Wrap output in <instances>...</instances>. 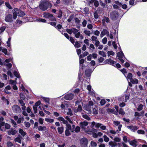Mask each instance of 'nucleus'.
<instances>
[{
    "instance_id": "obj_1",
    "label": "nucleus",
    "mask_w": 147,
    "mask_h": 147,
    "mask_svg": "<svg viewBox=\"0 0 147 147\" xmlns=\"http://www.w3.org/2000/svg\"><path fill=\"white\" fill-rule=\"evenodd\" d=\"M17 14L18 16L22 17L25 15V13L22 11L17 9L15 8L13 12V18L16 20L17 18Z\"/></svg>"
},
{
    "instance_id": "obj_2",
    "label": "nucleus",
    "mask_w": 147,
    "mask_h": 147,
    "mask_svg": "<svg viewBox=\"0 0 147 147\" xmlns=\"http://www.w3.org/2000/svg\"><path fill=\"white\" fill-rule=\"evenodd\" d=\"M51 7V4L49 2L47 1H43L39 5L40 8L43 11H45L49 7Z\"/></svg>"
},
{
    "instance_id": "obj_3",
    "label": "nucleus",
    "mask_w": 147,
    "mask_h": 147,
    "mask_svg": "<svg viewBox=\"0 0 147 147\" xmlns=\"http://www.w3.org/2000/svg\"><path fill=\"white\" fill-rule=\"evenodd\" d=\"M43 17L45 18L49 19L52 21H56V19L53 15L49 13H44Z\"/></svg>"
},
{
    "instance_id": "obj_4",
    "label": "nucleus",
    "mask_w": 147,
    "mask_h": 147,
    "mask_svg": "<svg viewBox=\"0 0 147 147\" xmlns=\"http://www.w3.org/2000/svg\"><path fill=\"white\" fill-rule=\"evenodd\" d=\"M117 56L119 57V60L122 63H123L124 62V60L125 58L124 57V55L122 51L118 52L117 54Z\"/></svg>"
},
{
    "instance_id": "obj_5",
    "label": "nucleus",
    "mask_w": 147,
    "mask_h": 147,
    "mask_svg": "<svg viewBox=\"0 0 147 147\" xmlns=\"http://www.w3.org/2000/svg\"><path fill=\"white\" fill-rule=\"evenodd\" d=\"M12 109L14 112L19 113L21 112V110L20 107L17 105H14L12 107Z\"/></svg>"
},
{
    "instance_id": "obj_6",
    "label": "nucleus",
    "mask_w": 147,
    "mask_h": 147,
    "mask_svg": "<svg viewBox=\"0 0 147 147\" xmlns=\"http://www.w3.org/2000/svg\"><path fill=\"white\" fill-rule=\"evenodd\" d=\"M80 144L82 147H86L88 143L87 139L85 138L82 139L80 141Z\"/></svg>"
},
{
    "instance_id": "obj_7",
    "label": "nucleus",
    "mask_w": 147,
    "mask_h": 147,
    "mask_svg": "<svg viewBox=\"0 0 147 147\" xmlns=\"http://www.w3.org/2000/svg\"><path fill=\"white\" fill-rule=\"evenodd\" d=\"M13 17L12 18L11 15L9 14L6 16L5 18V20L7 22H11L13 21Z\"/></svg>"
},
{
    "instance_id": "obj_8",
    "label": "nucleus",
    "mask_w": 147,
    "mask_h": 147,
    "mask_svg": "<svg viewBox=\"0 0 147 147\" xmlns=\"http://www.w3.org/2000/svg\"><path fill=\"white\" fill-rule=\"evenodd\" d=\"M88 123L86 121H84L80 123V125L82 129L85 132V130H87L86 127L88 125Z\"/></svg>"
},
{
    "instance_id": "obj_9",
    "label": "nucleus",
    "mask_w": 147,
    "mask_h": 147,
    "mask_svg": "<svg viewBox=\"0 0 147 147\" xmlns=\"http://www.w3.org/2000/svg\"><path fill=\"white\" fill-rule=\"evenodd\" d=\"M97 130L96 129L92 128L86 130L85 132L88 134L92 135L94 132H96Z\"/></svg>"
},
{
    "instance_id": "obj_10",
    "label": "nucleus",
    "mask_w": 147,
    "mask_h": 147,
    "mask_svg": "<svg viewBox=\"0 0 147 147\" xmlns=\"http://www.w3.org/2000/svg\"><path fill=\"white\" fill-rule=\"evenodd\" d=\"M74 95L72 94H69L66 95L64 98L66 100H71L74 97Z\"/></svg>"
},
{
    "instance_id": "obj_11",
    "label": "nucleus",
    "mask_w": 147,
    "mask_h": 147,
    "mask_svg": "<svg viewBox=\"0 0 147 147\" xmlns=\"http://www.w3.org/2000/svg\"><path fill=\"white\" fill-rule=\"evenodd\" d=\"M66 32L69 34H71L72 33H75L77 31V29L75 28H72L71 29H66Z\"/></svg>"
},
{
    "instance_id": "obj_12",
    "label": "nucleus",
    "mask_w": 147,
    "mask_h": 147,
    "mask_svg": "<svg viewBox=\"0 0 147 147\" xmlns=\"http://www.w3.org/2000/svg\"><path fill=\"white\" fill-rule=\"evenodd\" d=\"M75 35V37L77 38H80L81 39H82L84 38V37L82 34H81L80 32H78V30L77 29V31L75 33H74Z\"/></svg>"
},
{
    "instance_id": "obj_13",
    "label": "nucleus",
    "mask_w": 147,
    "mask_h": 147,
    "mask_svg": "<svg viewBox=\"0 0 147 147\" xmlns=\"http://www.w3.org/2000/svg\"><path fill=\"white\" fill-rule=\"evenodd\" d=\"M127 127L133 132H135L138 129V127L136 126H128Z\"/></svg>"
},
{
    "instance_id": "obj_14",
    "label": "nucleus",
    "mask_w": 147,
    "mask_h": 147,
    "mask_svg": "<svg viewBox=\"0 0 147 147\" xmlns=\"http://www.w3.org/2000/svg\"><path fill=\"white\" fill-rule=\"evenodd\" d=\"M17 132L16 130L15 129L12 128L7 131L8 134L9 135H14L16 134Z\"/></svg>"
},
{
    "instance_id": "obj_15",
    "label": "nucleus",
    "mask_w": 147,
    "mask_h": 147,
    "mask_svg": "<svg viewBox=\"0 0 147 147\" xmlns=\"http://www.w3.org/2000/svg\"><path fill=\"white\" fill-rule=\"evenodd\" d=\"M129 144L134 147H136L138 142L136 140H134L132 141H128Z\"/></svg>"
},
{
    "instance_id": "obj_16",
    "label": "nucleus",
    "mask_w": 147,
    "mask_h": 147,
    "mask_svg": "<svg viewBox=\"0 0 147 147\" xmlns=\"http://www.w3.org/2000/svg\"><path fill=\"white\" fill-rule=\"evenodd\" d=\"M11 88V86L9 85H8L5 87L3 90V91L5 93L9 94L11 93V92L8 90H10Z\"/></svg>"
},
{
    "instance_id": "obj_17",
    "label": "nucleus",
    "mask_w": 147,
    "mask_h": 147,
    "mask_svg": "<svg viewBox=\"0 0 147 147\" xmlns=\"http://www.w3.org/2000/svg\"><path fill=\"white\" fill-rule=\"evenodd\" d=\"M109 21L110 20L108 18L105 17L103 18L102 21L103 25L105 26L106 25L105 22L107 23H108L109 22Z\"/></svg>"
},
{
    "instance_id": "obj_18",
    "label": "nucleus",
    "mask_w": 147,
    "mask_h": 147,
    "mask_svg": "<svg viewBox=\"0 0 147 147\" xmlns=\"http://www.w3.org/2000/svg\"><path fill=\"white\" fill-rule=\"evenodd\" d=\"M107 111L108 113H113L116 115L117 114V112L115 111L114 109L108 108L107 109Z\"/></svg>"
},
{
    "instance_id": "obj_19",
    "label": "nucleus",
    "mask_w": 147,
    "mask_h": 147,
    "mask_svg": "<svg viewBox=\"0 0 147 147\" xmlns=\"http://www.w3.org/2000/svg\"><path fill=\"white\" fill-rule=\"evenodd\" d=\"M106 64L113 65L115 63V62L111 59H107L105 61Z\"/></svg>"
},
{
    "instance_id": "obj_20",
    "label": "nucleus",
    "mask_w": 147,
    "mask_h": 147,
    "mask_svg": "<svg viewBox=\"0 0 147 147\" xmlns=\"http://www.w3.org/2000/svg\"><path fill=\"white\" fill-rule=\"evenodd\" d=\"M64 124H65L66 125V129H68L70 131L72 132H73L74 131V130L71 128V125L68 123L67 121V123H64Z\"/></svg>"
},
{
    "instance_id": "obj_21",
    "label": "nucleus",
    "mask_w": 147,
    "mask_h": 147,
    "mask_svg": "<svg viewBox=\"0 0 147 147\" xmlns=\"http://www.w3.org/2000/svg\"><path fill=\"white\" fill-rule=\"evenodd\" d=\"M92 72V71L91 69H87L85 71L86 75L87 76L89 77L90 76V74Z\"/></svg>"
},
{
    "instance_id": "obj_22",
    "label": "nucleus",
    "mask_w": 147,
    "mask_h": 147,
    "mask_svg": "<svg viewBox=\"0 0 147 147\" xmlns=\"http://www.w3.org/2000/svg\"><path fill=\"white\" fill-rule=\"evenodd\" d=\"M19 133L23 137H24L26 134V133L21 128H20L19 129Z\"/></svg>"
},
{
    "instance_id": "obj_23",
    "label": "nucleus",
    "mask_w": 147,
    "mask_h": 147,
    "mask_svg": "<svg viewBox=\"0 0 147 147\" xmlns=\"http://www.w3.org/2000/svg\"><path fill=\"white\" fill-rule=\"evenodd\" d=\"M109 31L107 30L104 29L101 32L100 36L101 37H102L106 34H108V35H109Z\"/></svg>"
},
{
    "instance_id": "obj_24",
    "label": "nucleus",
    "mask_w": 147,
    "mask_h": 147,
    "mask_svg": "<svg viewBox=\"0 0 147 147\" xmlns=\"http://www.w3.org/2000/svg\"><path fill=\"white\" fill-rule=\"evenodd\" d=\"M36 21L38 22H46V20L44 19H42L41 18H38L36 19Z\"/></svg>"
},
{
    "instance_id": "obj_25",
    "label": "nucleus",
    "mask_w": 147,
    "mask_h": 147,
    "mask_svg": "<svg viewBox=\"0 0 147 147\" xmlns=\"http://www.w3.org/2000/svg\"><path fill=\"white\" fill-rule=\"evenodd\" d=\"M14 141L16 142H18L20 144H21L22 143L21 140V138L19 137H17L14 139Z\"/></svg>"
},
{
    "instance_id": "obj_26",
    "label": "nucleus",
    "mask_w": 147,
    "mask_h": 147,
    "mask_svg": "<svg viewBox=\"0 0 147 147\" xmlns=\"http://www.w3.org/2000/svg\"><path fill=\"white\" fill-rule=\"evenodd\" d=\"M38 130L39 131H45L46 130V127L45 126H40L38 127Z\"/></svg>"
},
{
    "instance_id": "obj_27",
    "label": "nucleus",
    "mask_w": 147,
    "mask_h": 147,
    "mask_svg": "<svg viewBox=\"0 0 147 147\" xmlns=\"http://www.w3.org/2000/svg\"><path fill=\"white\" fill-rule=\"evenodd\" d=\"M115 13L114 12H112L110 14V16L112 19L113 20H115L116 18V16H115Z\"/></svg>"
},
{
    "instance_id": "obj_28",
    "label": "nucleus",
    "mask_w": 147,
    "mask_h": 147,
    "mask_svg": "<svg viewBox=\"0 0 147 147\" xmlns=\"http://www.w3.org/2000/svg\"><path fill=\"white\" fill-rule=\"evenodd\" d=\"M82 110V107L81 105H79L77 109H75L74 110V112L76 113L78 112H80Z\"/></svg>"
},
{
    "instance_id": "obj_29",
    "label": "nucleus",
    "mask_w": 147,
    "mask_h": 147,
    "mask_svg": "<svg viewBox=\"0 0 147 147\" xmlns=\"http://www.w3.org/2000/svg\"><path fill=\"white\" fill-rule=\"evenodd\" d=\"M130 81L133 84H137L138 83V80L136 79H132Z\"/></svg>"
},
{
    "instance_id": "obj_30",
    "label": "nucleus",
    "mask_w": 147,
    "mask_h": 147,
    "mask_svg": "<svg viewBox=\"0 0 147 147\" xmlns=\"http://www.w3.org/2000/svg\"><path fill=\"white\" fill-rule=\"evenodd\" d=\"M58 120L62 121L63 123H66L67 121L65 120L63 117H58Z\"/></svg>"
},
{
    "instance_id": "obj_31",
    "label": "nucleus",
    "mask_w": 147,
    "mask_h": 147,
    "mask_svg": "<svg viewBox=\"0 0 147 147\" xmlns=\"http://www.w3.org/2000/svg\"><path fill=\"white\" fill-rule=\"evenodd\" d=\"M63 128L62 127H59L57 128L59 134H61L63 131Z\"/></svg>"
},
{
    "instance_id": "obj_32",
    "label": "nucleus",
    "mask_w": 147,
    "mask_h": 147,
    "mask_svg": "<svg viewBox=\"0 0 147 147\" xmlns=\"http://www.w3.org/2000/svg\"><path fill=\"white\" fill-rule=\"evenodd\" d=\"M109 144L112 147H115L117 146L116 143L113 142H109Z\"/></svg>"
},
{
    "instance_id": "obj_33",
    "label": "nucleus",
    "mask_w": 147,
    "mask_h": 147,
    "mask_svg": "<svg viewBox=\"0 0 147 147\" xmlns=\"http://www.w3.org/2000/svg\"><path fill=\"white\" fill-rule=\"evenodd\" d=\"M13 126L15 127H16V122L13 119H11L10 120Z\"/></svg>"
},
{
    "instance_id": "obj_34",
    "label": "nucleus",
    "mask_w": 147,
    "mask_h": 147,
    "mask_svg": "<svg viewBox=\"0 0 147 147\" xmlns=\"http://www.w3.org/2000/svg\"><path fill=\"white\" fill-rule=\"evenodd\" d=\"M0 51L4 53L5 55H7V50L6 49L2 48L1 47H0Z\"/></svg>"
},
{
    "instance_id": "obj_35",
    "label": "nucleus",
    "mask_w": 147,
    "mask_h": 147,
    "mask_svg": "<svg viewBox=\"0 0 147 147\" xmlns=\"http://www.w3.org/2000/svg\"><path fill=\"white\" fill-rule=\"evenodd\" d=\"M88 54V53L87 51H85L84 52V53H83V55H81L80 56V58H82V56L83 57H85Z\"/></svg>"
},
{
    "instance_id": "obj_36",
    "label": "nucleus",
    "mask_w": 147,
    "mask_h": 147,
    "mask_svg": "<svg viewBox=\"0 0 147 147\" xmlns=\"http://www.w3.org/2000/svg\"><path fill=\"white\" fill-rule=\"evenodd\" d=\"M143 105L142 104H140L137 108V110L140 111L142 110L143 108Z\"/></svg>"
},
{
    "instance_id": "obj_37",
    "label": "nucleus",
    "mask_w": 147,
    "mask_h": 147,
    "mask_svg": "<svg viewBox=\"0 0 147 147\" xmlns=\"http://www.w3.org/2000/svg\"><path fill=\"white\" fill-rule=\"evenodd\" d=\"M45 120L46 121L49 123H53L54 122V120L53 119L45 118Z\"/></svg>"
},
{
    "instance_id": "obj_38",
    "label": "nucleus",
    "mask_w": 147,
    "mask_h": 147,
    "mask_svg": "<svg viewBox=\"0 0 147 147\" xmlns=\"http://www.w3.org/2000/svg\"><path fill=\"white\" fill-rule=\"evenodd\" d=\"M13 74L16 77L18 78H20V76L18 71H14L13 72Z\"/></svg>"
},
{
    "instance_id": "obj_39",
    "label": "nucleus",
    "mask_w": 147,
    "mask_h": 147,
    "mask_svg": "<svg viewBox=\"0 0 147 147\" xmlns=\"http://www.w3.org/2000/svg\"><path fill=\"white\" fill-rule=\"evenodd\" d=\"M76 47L79 48L80 47V44L78 41H76L75 44H73Z\"/></svg>"
},
{
    "instance_id": "obj_40",
    "label": "nucleus",
    "mask_w": 147,
    "mask_h": 147,
    "mask_svg": "<svg viewBox=\"0 0 147 147\" xmlns=\"http://www.w3.org/2000/svg\"><path fill=\"white\" fill-rule=\"evenodd\" d=\"M119 113L120 114L122 115H123L125 114V113L123 111V109L122 108H120L119 111Z\"/></svg>"
},
{
    "instance_id": "obj_41",
    "label": "nucleus",
    "mask_w": 147,
    "mask_h": 147,
    "mask_svg": "<svg viewBox=\"0 0 147 147\" xmlns=\"http://www.w3.org/2000/svg\"><path fill=\"white\" fill-rule=\"evenodd\" d=\"M24 124L25 126L27 128H29L30 126V124L28 122H27L26 121L24 122Z\"/></svg>"
},
{
    "instance_id": "obj_42",
    "label": "nucleus",
    "mask_w": 147,
    "mask_h": 147,
    "mask_svg": "<svg viewBox=\"0 0 147 147\" xmlns=\"http://www.w3.org/2000/svg\"><path fill=\"white\" fill-rule=\"evenodd\" d=\"M99 55L104 57H105L106 56L105 53L102 51H99Z\"/></svg>"
},
{
    "instance_id": "obj_43",
    "label": "nucleus",
    "mask_w": 147,
    "mask_h": 147,
    "mask_svg": "<svg viewBox=\"0 0 147 147\" xmlns=\"http://www.w3.org/2000/svg\"><path fill=\"white\" fill-rule=\"evenodd\" d=\"M5 28L6 26H3L0 28V34L4 31Z\"/></svg>"
},
{
    "instance_id": "obj_44",
    "label": "nucleus",
    "mask_w": 147,
    "mask_h": 147,
    "mask_svg": "<svg viewBox=\"0 0 147 147\" xmlns=\"http://www.w3.org/2000/svg\"><path fill=\"white\" fill-rule=\"evenodd\" d=\"M108 56L110 55H115V53L112 51H109L107 52Z\"/></svg>"
},
{
    "instance_id": "obj_45",
    "label": "nucleus",
    "mask_w": 147,
    "mask_h": 147,
    "mask_svg": "<svg viewBox=\"0 0 147 147\" xmlns=\"http://www.w3.org/2000/svg\"><path fill=\"white\" fill-rule=\"evenodd\" d=\"M3 64L9 68H10L12 67V64L10 63H6L4 62Z\"/></svg>"
},
{
    "instance_id": "obj_46",
    "label": "nucleus",
    "mask_w": 147,
    "mask_h": 147,
    "mask_svg": "<svg viewBox=\"0 0 147 147\" xmlns=\"http://www.w3.org/2000/svg\"><path fill=\"white\" fill-rule=\"evenodd\" d=\"M84 33L86 35L90 36V31L89 30H85L84 31Z\"/></svg>"
},
{
    "instance_id": "obj_47",
    "label": "nucleus",
    "mask_w": 147,
    "mask_h": 147,
    "mask_svg": "<svg viewBox=\"0 0 147 147\" xmlns=\"http://www.w3.org/2000/svg\"><path fill=\"white\" fill-rule=\"evenodd\" d=\"M65 118L66 120H67L70 123H73L72 121V120H71V118L70 117H69L67 116L65 117Z\"/></svg>"
},
{
    "instance_id": "obj_48",
    "label": "nucleus",
    "mask_w": 147,
    "mask_h": 147,
    "mask_svg": "<svg viewBox=\"0 0 147 147\" xmlns=\"http://www.w3.org/2000/svg\"><path fill=\"white\" fill-rule=\"evenodd\" d=\"M94 5L96 7H98L99 5V2L97 0H95L94 2Z\"/></svg>"
},
{
    "instance_id": "obj_49",
    "label": "nucleus",
    "mask_w": 147,
    "mask_h": 147,
    "mask_svg": "<svg viewBox=\"0 0 147 147\" xmlns=\"http://www.w3.org/2000/svg\"><path fill=\"white\" fill-rule=\"evenodd\" d=\"M104 138V140L106 142H107L109 141V138L105 135H104L103 136Z\"/></svg>"
},
{
    "instance_id": "obj_50",
    "label": "nucleus",
    "mask_w": 147,
    "mask_h": 147,
    "mask_svg": "<svg viewBox=\"0 0 147 147\" xmlns=\"http://www.w3.org/2000/svg\"><path fill=\"white\" fill-rule=\"evenodd\" d=\"M7 144L8 147H12L13 145V144L9 141L7 142Z\"/></svg>"
},
{
    "instance_id": "obj_51",
    "label": "nucleus",
    "mask_w": 147,
    "mask_h": 147,
    "mask_svg": "<svg viewBox=\"0 0 147 147\" xmlns=\"http://www.w3.org/2000/svg\"><path fill=\"white\" fill-rule=\"evenodd\" d=\"M9 83L11 84L14 85L16 84V81H13L12 80H9Z\"/></svg>"
},
{
    "instance_id": "obj_52",
    "label": "nucleus",
    "mask_w": 147,
    "mask_h": 147,
    "mask_svg": "<svg viewBox=\"0 0 147 147\" xmlns=\"http://www.w3.org/2000/svg\"><path fill=\"white\" fill-rule=\"evenodd\" d=\"M80 130V127L79 126H77L75 128V130H74V131H75V132L78 133L79 132Z\"/></svg>"
},
{
    "instance_id": "obj_53",
    "label": "nucleus",
    "mask_w": 147,
    "mask_h": 147,
    "mask_svg": "<svg viewBox=\"0 0 147 147\" xmlns=\"http://www.w3.org/2000/svg\"><path fill=\"white\" fill-rule=\"evenodd\" d=\"M69 130L68 129H66L65 131V135L66 136H68L70 135V133L69 132Z\"/></svg>"
},
{
    "instance_id": "obj_54",
    "label": "nucleus",
    "mask_w": 147,
    "mask_h": 147,
    "mask_svg": "<svg viewBox=\"0 0 147 147\" xmlns=\"http://www.w3.org/2000/svg\"><path fill=\"white\" fill-rule=\"evenodd\" d=\"M83 118L86 119L88 120H89L90 119V117L86 115H82Z\"/></svg>"
},
{
    "instance_id": "obj_55",
    "label": "nucleus",
    "mask_w": 147,
    "mask_h": 147,
    "mask_svg": "<svg viewBox=\"0 0 147 147\" xmlns=\"http://www.w3.org/2000/svg\"><path fill=\"white\" fill-rule=\"evenodd\" d=\"M10 127L11 125L7 123L5 124V127L6 129H9L10 128Z\"/></svg>"
},
{
    "instance_id": "obj_56",
    "label": "nucleus",
    "mask_w": 147,
    "mask_h": 147,
    "mask_svg": "<svg viewBox=\"0 0 147 147\" xmlns=\"http://www.w3.org/2000/svg\"><path fill=\"white\" fill-rule=\"evenodd\" d=\"M0 113L3 116H5L7 114L6 112L3 110H1L0 111Z\"/></svg>"
},
{
    "instance_id": "obj_57",
    "label": "nucleus",
    "mask_w": 147,
    "mask_h": 147,
    "mask_svg": "<svg viewBox=\"0 0 147 147\" xmlns=\"http://www.w3.org/2000/svg\"><path fill=\"white\" fill-rule=\"evenodd\" d=\"M132 74L131 73H129L128 74L127 78L128 79H129L130 81L131 79H132Z\"/></svg>"
},
{
    "instance_id": "obj_58",
    "label": "nucleus",
    "mask_w": 147,
    "mask_h": 147,
    "mask_svg": "<svg viewBox=\"0 0 147 147\" xmlns=\"http://www.w3.org/2000/svg\"><path fill=\"white\" fill-rule=\"evenodd\" d=\"M20 98L23 100H24L25 98V95L22 93H20Z\"/></svg>"
},
{
    "instance_id": "obj_59",
    "label": "nucleus",
    "mask_w": 147,
    "mask_h": 147,
    "mask_svg": "<svg viewBox=\"0 0 147 147\" xmlns=\"http://www.w3.org/2000/svg\"><path fill=\"white\" fill-rule=\"evenodd\" d=\"M137 132L139 134H145V131L144 130H138Z\"/></svg>"
},
{
    "instance_id": "obj_60",
    "label": "nucleus",
    "mask_w": 147,
    "mask_h": 147,
    "mask_svg": "<svg viewBox=\"0 0 147 147\" xmlns=\"http://www.w3.org/2000/svg\"><path fill=\"white\" fill-rule=\"evenodd\" d=\"M67 114L68 115L70 116H71L72 115V113L71 109H68V111L67 113Z\"/></svg>"
},
{
    "instance_id": "obj_61",
    "label": "nucleus",
    "mask_w": 147,
    "mask_h": 147,
    "mask_svg": "<svg viewBox=\"0 0 147 147\" xmlns=\"http://www.w3.org/2000/svg\"><path fill=\"white\" fill-rule=\"evenodd\" d=\"M39 123L40 124H42L43 123V119L41 118H40L38 119Z\"/></svg>"
},
{
    "instance_id": "obj_62",
    "label": "nucleus",
    "mask_w": 147,
    "mask_h": 147,
    "mask_svg": "<svg viewBox=\"0 0 147 147\" xmlns=\"http://www.w3.org/2000/svg\"><path fill=\"white\" fill-rule=\"evenodd\" d=\"M100 5L102 6L103 8L105 7L106 3H105L102 2V1H100Z\"/></svg>"
},
{
    "instance_id": "obj_63",
    "label": "nucleus",
    "mask_w": 147,
    "mask_h": 147,
    "mask_svg": "<svg viewBox=\"0 0 147 147\" xmlns=\"http://www.w3.org/2000/svg\"><path fill=\"white\" fill-rule=\"evenodd\" d=\"M34 113L35 114L37 112V108L36 107L34 106L33 107Z\"/></svg>"
},
{
    "instance_id": "obj_64",
    "label": "nucleus",
    "mask_w": 147,
    "mask_h": 147,
    "mask_svg": "<svg viewBox=\"0 0 147 147\" xmlns=\"http://www.w3.org/2000/svg\"><path fill=\"white\" fill-rule=\"evenodd\" d=\"M105 100L104 99H103L101 100L100 103L101 105H103L105 104Z\"/></svg>"
}]
</instances>
